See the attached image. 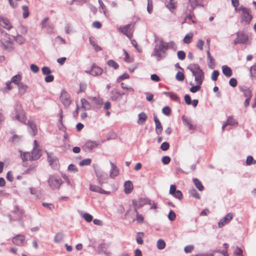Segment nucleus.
Segmentation results:
<instances>
[{
	"label": "nucleus",
	"mask_w": 256,
	"mask_h": 256,
	"mask_svg": "<svg viewBox=\"0 0 256 256\" xmlns=\"http://www.w3.org/2000/svg\"><path fill=\"white\" fill-rule=\"evenodd\" d=\"M155 42L154 56L158 60H161L166 56V51L169 48H173L174 46H176V44L173 42H166L158 38L155 40Z\"/></svg>",
	"instance_id": "1"
},
{
	"label": "nucleus",
	"mask_w": 256,
	"mask_h": 256,
	"mask_svg": "<svg viewBox=\"0 0 256 256\" xmlns=\"http://www.w3.org/2000/svg\"><path fill=\"white\" fill-rule=\"evenodd\" d=\"M194 76V80L196 84H202L204 79V74L200 66L196 64H190L188 66Z\"/></svg>",
	"instance_id": "2"
},
{
	"label": "nucleus",
	"mask_w": 256,
	"mask_h": 256,
	"mask_svg": "<svg viewBox=\"0 0 256 256\" xmlns=\"http://www.w3.org/2000/svg\"><path fill=\"white\" fill-rule=\"evenodd\" d=\"M11 118L13 120H17L21 122H26V118L20 104H16L14 110L11 114Z\"/></svg>",
	"instance_id": "3"
},
{
	"label": "nucleus",
	"mask_w": 256,
	"mask_h": 256,
	"mask_svg": "<svg viewBox=\"0 0 256 256\" xmlns=\"http://www.w3.org/2000/svg\"><path fill=\"white\" fill-rule=\"evenodd\" d=\"M238 11L242 12L240 16L241 22H244L246 24H250L252 18L250 10L247 8L240 6L238 8Z\"/></svg>",
	"instance_id": "4"
},
{
	"label": "nucleus",
	"mask_w": 256,
	"mask_h": 256,
	"mask_svg": "<svg viewBox=\"0 0 256 256\" xmlns=\"http://www.w3.org/2000/svg\"><path fill=\"white\" fill-rule=\"evenodd\" d=\"M48 183L52 190L58 189L62 184L61 178L57 175H52L49 177Z\"/></svg>",
	"instance_id": "5"
},
{
	"label": "nucleus",
	"mask_w": 256,
	"mask_h": 256,
	"mask_svg": "<svg viewBox=\"0 0 256 256\" xmlns=\"http://www.w3.org/2000/svg\"><path fill=\"white\" fill-rule=\"evenodd\" d=\"M236 38L234 40V44L236 45L238 44H245L248 42V36L243 31H238L236 32Z\"/></svg>",
	"instance_id": "6"
},
{
	"label": "nucleus",
	"mask_w": 256,
	"mask_h": 256,
	"mask_svg": "<svg viewBox=\"0 0 256 256\" xmlns=\"http://www.w3.org/2000/svg\"><path fill=\"white\" fill-rule=\"evenodd\" d=\"M132 204L134 206V214L136 215V220L138 223L142 222H143V216L142 214H139L137 212V209L139 208L144 204V202L142 200H133Z\"/></svg>",
	"instance_id": "7"
},
{
	"label": "nucleus",
	"mask_w": 256,
	"mask_h": 256,
	"mask_svg": "<svg viewBox=\"0 0 256 256\" xmlns=\"http://www.w3.org/2000/svg\"><path fill=\"white\" fill-rule=\"evenodd\" d=\"M118 30L120 32L130 38L134 32L133 24H128L124 26L120 27Z\"/></svg>",
	"instance_id": "8"
},
{
	"label": "nucleus",
	"mask_w": 256,
	"mask_h": 256,
	"mask_svg": "<svg viewBox=\"0 0 256 256\" xmlns=\"http://www.w3.org/2000/svg\"><path fill=\"white\" fill-rule=\"evenodd\" d=\"M85 72L87 74H91L92 76H99L102 74L103 70L94 64L92 65L90 70H86Z\"/></svg>",
	"instance_id": "9"
},
{
	"label": "nucleus",
	"mask_w": 256,
	"mask_h": 256,
	"mask_svg": "<svg viewBox=\"0 0 256 256\" xmlns=\"http://www.w3.org/2000/svg\"><path fill=\"white\" fill-rule=\"evenodd\" d=\"M60 100L62 102L66 107H68L71 103L69 94L64 90H62L60 96Z\"/></svg>",
	"instance_id": "10"
},
{
	"label": "nucleus",
	"mask_w": 256,
	"mask_h": 256,
	"mask_svg": "<svg viewBox=\"0 0 256 256\" xmlns=\"http://www.w3.org/2000/svg\"><path fill=\"white\" fill-rule=\"evenodd\" d=\"M234 215L232 213H228L224 218H222L218 222V226L220 228H222L226 224H228L233 218Z\"/></svg>",
	"instance_id": "11"
},
{
	"label": "nucleus",
	"mask_w": 256,
	"mask_h": 256,
	"mask_svg": "<svg viewBox=\"0 0 256 256\" xmlns=\"http://www.w3.org/2000/svg\"><path fill=\"white\" fill-rule=\"evenodd\" d=\"M37 141L34 140V148L32 152V160H36L42 156L41 151L38 146Z\"/></svg>",
	"instance_id": "12"
},
{
	"label": "nucleus",
	"mask_w": 256,
	"mask_h": 256,
	"mask_svg": "<svg viewBox=\"0 0 256 256\" xmlns=\"http://www.w3.org/2000/svg\"><path fill=\"white\" fill-rule=\"evenodd\" d=\"M48 160L50 166L54 168L58 167V160L56 157L52 156V153H48Z\"/></svg>",
	"instance_id": "13"
},
{
	"label": "nucleus",
	"mask_w": 256,
	"mask_h": 256,
	"mask_svg": "<svg viewBox=\"0 0 256 256\" xmlns=\"http://www.w3.org/2000/svg\"><path fill=\"white\" fill-rule=\"evenodd\" d=\"M12 240L14 244L18 246H21L25 242V236L22 234H18L13 238Z\"/></svg>",
	"instance_id": "14"
},
{
	"label": "nucleus",
	"mask_w": 256,
	"mask_h": 256,
	"mask_svg": "<svg viewBox=\"0 0 256 256\" xmlns=\"http://www.w3.org/2000/svg\"><path fill=\"white\" fill-rule=\"evenodd\" d=\"M93 166L94 168L95 174L98 178L99 182L100 184H102L104 182V180L106 178H107L106 174L102 170H96L94 168V165H93Z\"/></svg>",
	"instance_id": "15"
},
{
	"label": "nucleus",
	"mask_w": 256,
	"mask_h": 256,
	"mask_svg": "<svg viewBox=\"0 0 256 256\" xmlns=\"http://www.w3.org/2000/svg\"><path fill=\"white\" fill-rule=\"evenodd\" d=\"M98 144L96 141L88 140L86 142L83 146V149L84 150H91L94 148H96Z\"/></svg>",
	"instance_id": "16"
},
{
	"label": "nucleus",
	"mask_w": 256,
	"mask_h": 256,
	"mask_svg": "<svg viewBox=\"0 0 256 256\" xmlns=\"http://www.w3.org/2000/svg\"><path fill=\"white\" fill-rule=\"evenodd\" d=\"M0 24L8 30H10L12 28L10 20L7 18L2 16H0Z\"/></svg>",
	"instance_id": "17"
},
{
	"label": "nucleus",
	"mask_w": 256,
	"mask_h": 256,
	"mask_svg": "<svg viewBox=\"0 0 256 256\" xmlns=\"http://www.w3.org/2000/svg\"><path fill=\"white\" fill-rule=\"evenodd\" d=\"M27 125L29 133L32 136H35L37 134V128L36 124L32 121H28Z\"/></svg>",
	"instance_id": "18"
},
{
	"label": "nucleus",
	"mask_w": 256,
	"mask_h": 256,
	"mask_svg": "<svg viewBox=\"0 0 256 256\" xmlns=\"http://www.w3.org/2000/svg\"><path fill=\"white\" fill-rule=\"evenodd\" d=\"M48 18H45L41 22V26L42 28H45L48 32H52L54 29L52 24L48 22Z\"/></svg>",
	"instance_id": "19"
},
{
	"label": "nucleus",
	"mask_w": 256,
	"mask_h": 256,
	"mask_svg": "<svg viewBox=\"0 0 256 256\" xmlns=\"http://www.w3.org/2000/svg\"><path fill=\"white\" fill-rule=\"evenodd\" d=\"M111 170L110 172V178H114L119 174V170L117 166L112 162H110Z\"/></svg>",
	"instance_id": "20"
},
{
	"label": "nucleus",
	"mask_w": 256,
	"mask_h": 256,
	"mask_svg": "<svg viewBox=\"0 0 256 256\" xmlns=\"http://www.w3.org/2000/svg\"><path fill=\"white\" fill-rule=\"evenodd\" d=\"M182 120L184 124L190 130H194L196 126L192 124V120L184 116H182Z\"/></svg>",
	"instance_id": "21"
},
{
	"label": "nucleus",
	"mask_w": 256,
	"mask_h": 256,
	"mask_svg": "<svg viewBox=\"0 0 256 256\" xmlns=\"http://www.w3.org/2000/svg\"><path fill=\"white\" fill-rule=\"evenodd\" d=\"M90 189L92 192H97L102 194H108L110 193V192L104 190L100 187L96 185L90 184Z\"/></svg>",
	"instance_id": "22"
},
{
	"label": "nucleus",
	"mask_w": 256,
	"mask_h": 256,
	"mask_svg": "<svg viewBox=\"0 0 256 256\" xmlns=\"http://www.w3.org/2000/svg\"><path fill=\"white\" fill-rule=\"evenodd\" d=\"M145 205L148 206L149 209L154 210V213L157 212V204L154 201L145 198Z\"/></svg>",
	"instance_id": "23"
},
{
	"label": "nucleus",
	"mask_w": 256,
	"mask_h": 256,
	"mask_svg": "<svg viewBox=\"0 0 256 256\" xmlns=\"http://www.w3.org/2000/svg\"><path fill=\"white\" fill-rule=\"evenodd\" d=\"M110 98L113 100H120L122 98V94L116 90H112L110 93Z\"/></svg>",
	"instance_id": "24"
},
{
	"label": "nucleus",
	"mask_w": 256,
	"mask_h": 256,
	"mask_svg": "<svg viewBox=\"0 0 256 256\" xmlns=\"http://www.w3.org/2000/svg\"><path fill=\"white\" fill-rule=\"evenodd\" d=\"M124 192L126 194L130 193L133 190V184L131 181L127 180L124 183Z\"/></svg>",
	"instance_id": "25"
},
{
	"label": "nucleus",
	"mask_w": 256,
	"mask_h": 256,
	"mask_svg": "<svg viewBox=\"0 0 256 256\" xmlns=\"http://www.w3.org/2000/svg\"><path fill=\"white\" fill-rule=\"evenodd\" d=\"M163 94H165L168 96L172 100L177 102H180V100L178 95L174 92H163Z\"/></svg>",
	"instance_id": "26"
},
{
	"label": "nucleus",
	"mask_w": 256,
	"mask_h": 256,
	"mask_svg": "<svg viewBox=\"0 0 256 256\" xmlns=\"http://www.w3.org/2000/svg\"><path fill=\"white\" fill-rule=\"evenodd\" d=\"M154 121L156 124V132L159 135L161 134L162 130V126L160 121L156 116L154 117Z\"/></svg>",
	"instance_id": "27"
},
{
	"label": "nucleus",
	"mask_w": 256,
	"mask_h": 256,
	"mask_svg": "<svg viewBox=\"0 0 256 256\" xmlns=\"http://www.w3.org/2000/svg\"><path fill=\"white\" fill-rule=\"evenodd\" d=\"M222 71L223 74L228 78H230L232 75V69L226 65H224L222 66Z\"/></svg>",
	"instance_id": "28"
},
{
	"label": "nucleus",
	"mask_w": 256,
	"mask_h": 256,
	"mask_svg": "<svg viewBox=\"0 0 256 256\" xmlns=\"http://www.w3.org/2000/svg\"><path fill=\"white\" fill-rule=\"evenodd\" d=\"M190 4L192 11L198 6H202V0H188Z\"/></svg>",
	"instance_id": "29"
},
{
	"label": "nucleus",
	"mask_w": 256,
	"mask_h": 256,
	"mask_svg": "<svg viewBox=\"0 0 256 256\" xmlns=\"http://www.w3.org/2000/svg\"><path fill=\"white\" fill-rule=\"evenodd\" d=\"M206 54H207L208 60V66L210 68H214V59L211 56L209 50H207Z\"/></svg>",
	"instance_id": "30"
},
{
	"label": "nucleus",
	"mask_w": 256,
	"mask_h": 256,
	"mask_svg": "<svg viewBox=\"0 0 256 256\" xmlns=\"http://www.w3.org/2000/svg\"><path fill=\"white\" fill-rule=\"evenodd\" d=\"M89 41L90 44L93 46L96 52H98L102 50V48L98 46L93 37H90Z\"/></svg>",
	"instance_id": "31"
},
{
	"label": "nucleus",
	"mask_w": 256,
	"mask_h": 256,
	"mask_svg": "<svg viewBox=\"0 0 256 256\" xmlns=\"http://www.w3.org/2000/svg\"><path fill=\"white\" fill-rule=\"evenodd\" d=\"M240 91L243 92L244 94L246 97L251 98L252 94H251V90H250V88L244 86V87H240Z\"/></svg>",
	"instance_id": "32"
},
{
	"label": "nucleus",
	"mask_w": 256,
	"mask_h": 256,
	"mask_svg": "<svg viewBox=\"0 0 256 256\" xmlns=\"http://www.w3.org/2000/svg\"><path fill=\"white\" fill-rule=\"evenodd\" d=\"M81 103L82 104V108L84 109V110H90L91 108V106L90 102L85 98H82Z\"/></svg>",
	"instance_id": "33"
},
{
	"label": "nucleus",
	"mask_w": 256,
	"mask_h": 256,
	"mask_svg": "<svg viewBox=\"0 0 256 256\" xmlns=\"http://www.w3.org/2000/svg\"><path fill=\"white\" fill-rule=\"evenodd\" d=\"M193 182L196 187L200 190L202 191L204 189V187L202 184L201 182L198 178H194L193 179Z\"/></svg>",
	"instance_id": "34"
},
{
	"label": "nucleus",
	"mask_w": 256,
	"mask_h": 256,
	"mask_svg": "<svg viewBox=\"0 0 256 256\" xmlns=\"http://www.w3.org/2000/svg\"><path fill=\"white\" fill-rule=\"evenodd\" d=\"M193 36L194 34L192 32H190L186 34L183 40L184 42L186 44H190L192 41Z\"/></svg>",
	"instance_id": "35"
},
{
	"label": "nucleus",
	"mask_w": 256,
	"mask_h": 256,
	"mask_svg": "<svg viewBox=\"0 0 256 256\" xmlns=\"http://www.w3.org/2000/svg\"><path fill=\"white\" fill-rule=\"evenodd\" d=\"M22 153V152L20 151ZM21 158L24 161V160H32V154L29 152H24L23 154H21Z\"/></svg>",
	"instance_id": "36"
},
{
	"label": "nucleus",
	"mask_w": 256,
	"mask_h": 256,
	"mask_svg": "<svg viewBox=\"0 0 256 256\" xmlns=\"http://www.w3.org/2000/svg\"><path fill=\"white\" fill-rule=\"evenodd\" d=\"M18 91L20 94H24L26 91L28 86L26 85L22 82H21L18 85Z\"/></svg>",
	"instance_id": "37"
},
{
	"label": "nucleus",
	"mask_w": 256,
	"mask_h": 256,
	"mask_svg": "<svg viewBox=\"0 0 256 256\" xmlns=\"http://www.w3.org/2000/svg\"><path fill=\"white\" fill-rule=\"evenodd\" d=\"M90 100L92 101L94 104L96 105H102V100L100 98L96 97H88V98Z\"/></svg>",
	"instance_id": "38"
},
{
	"label": "nucleus",
	"mask_w": 256,
	"mask_h": 256,
	"mask_svg": "<svg viewBox=\"0 0 256 256\" xmlns=\"http://www.w3.org/2000/svg\"><path fill=\"white\" fill-rule=\"evenodd\" d=\"M190 84L192 86L190 88V92H192V93H194V92H196L198 91L200 89L201 85H202V84H196V86H193L194 84L192 82H190Z\"/></svg>",
	"instance_id": "39"
},
{
	"label": "nucleus",
	"mask_w": 256,
	"mask_h": 256,
	"mask_svg": "<svg viewBox=\"0 0 256 256\" xmlns=\"http://www.w3.org/2000/svg\"><path fill=\"white\" fill-rule=\"evenodd\" d=\"M21 79L22 76L20 74H16L12 78L11 82L16 84L18 85V84L20 83V81Z\"/></svg>",
	"instance_id": "40"
},
{
	"label": "nucleus",
	"mask_w": 256,
	"mask_h": 256,
	"mask_svg": "<svg viewBox=\"0 0 256 256\" xmlns=\"http://www.w3.org/2000/svg\"><path fill=\"white\" fill-rule=\"evenodd\" d=\"M107 64L109 66L113 68L114 70L118 69L119 67L118 64L112 60H108L107 62Z\"/></svg>",
	"instance_id": "41"
},
{
	"label": "nucleus",
	"mask_w": 256,
	"mask_h": 256,
	"mask_svg": "<svg viewBox=\"0 0 256 256\" xmlns=\"http://www.w3.org/2000/svg\"><path fill=\"white\" fill-rule=\"evenodd\" d=\"M250 74L252 78H256V63L250 67Z\"/></svg>",
	"instance_id": "42"
},
{
	"label": "nucleus",
	"mask_w": 256,
	"mask_h": 256,
	"mask_svg": "<svg viewBox=\"0 0 256 256\" xmlns=\"http://www.w3.org/2000/svg\"><path fill=\"white\" fill-rule=\"evenodd\" d=\"M188 192L193 197H194L197 199L200 198V194L196 190H195L194 188H192L190 189L188 191Z\"/></svg>",
	"instance_id": "43"
},
{
	"label": "nucleus",
	"mask_w": 256,
	"mask_h": 256,
	"mask_svg": "<svg viewBox=\"0 0 256 256\" xmlns=\"http://www.w3.org/2000/svg\"><path fill=\"white\" fill-rule=\"evenodd\" d=\"M246 166H250L252 164H256V160H254L252 156H248L246 158Z\"/></svg>",
	"instance_id": "44"
},
{
	"label": "nucleus",
	"mask_w": 256,
	"mask_h": 256,
	"mask_svg": "<svg viewBox=\"0 0 256 256\" xmlns=\"http://www.w3.org/2000/svg\"><path fill=\"white\" fill-rule=\"evenodd\" d=\"M81 216L88 222H91L92 220V216L88 213L82 214Z\"/></svg>",
	"instance_id": "45"
},
{
	"label": "nucleus",
	"mask_w": 256,
	"mask_h": 256,
	"mask_svg": "<svg viewBox=\"0 0 256 256\" xmlns=\"http://www.w3.org/2000/svg\"><path fill=\"white\" fill-rule=\"evenodd\" d=\"M174 0H170L166 3V6L170 10H174L176 8L175 4L174 2Z\"/></svg>",
	"instance_id": "46"
},
{
	"label": "nucleus",
	"mask_w": 256,
	"mask_h": 256,
	"mask_svg": "<svg viewBox=\"0 0 256 256\" xmlns=\"http://www.w3.org/2000/svg\"><path fill=\"white\" fill-rule=\"evenodd\" d=\"M157 247L159 250H163L166 246V243L162 239H160L157 242Z\"/></svg>",
	"instance_id": "47"
},
{
	"label": "nucleus",
	"mask_w": 256,
	"mask_h": 256,
	"mask_svg": "<svg viewBox=\"0 0 256 256\" xmlns=\"http://www.w3.org/2000/svg\"><path fill=\"white\" fill-rule=\"evenodd\" d=\"M22 10L23 11L22 12V16L24 18H27L29 16V10L28 8L26 6H22Z\"/></svg>",
	"instance_id": "48"
},
{
	"label": "nucleus",
	"mask_w": 256,
	"mask_h": 256,
	"mask_svg": "<svg viewBox=\"0 0 256 256\" xmlns=\"http://www.w3.org/2000/svg\"><path fill=\"white\" fill-rule=\"evenodd\" d=\"M92 162V160L90 158H86L82 161H80L79 163L80 166H88Z\"/></svg>",
	"instance_id": "49"
},
{
	"label": "nucleus",
	"mask_w": 256,
	"mask_h": 256,
	"mask_svg": "<svg viewBox=\"0 0 256 256\" xmlns=\"http://www.w3.org/2000/svg\"><path fill=\"white\" fill-rule=\"evenodd\" d=\"M14 212L18 215L19 218L22 216L24 212L22 210L19 208L18 206H16L14 210Z\"/></svg>",
	"instance_id": "50"
},
{
	"label": "nucleus",
	"mask_w": 256,
	"mask_h": 256,
	"mask_svg": "<svg viewBox=\"0 0 256 256\" xmlns=\"http://www.w3.org/2000/svg\"><path fill=\"white\" fill-rule=\"evenodd\" d=\"M176 78L178 81H183L184 79V76L183 72H178L176 76Z\"/></svg>",
	"instance_id": "51"
},
{
	"label": "nucleus",
	"mask_w": 256,
	"mask_h": 256,
	"mask_svg": "<svg viewBox=\"0 0 256 256\" xmlns=\"http://www.w3.org/2000/svg\"><path fill=\"white\" fill-rule=\"evenodd\" d=\"M20 136L15 134L10 138V141L14 144H16L20 140Z\"/></svg>",
	"instance_id": "52"
},
{
	"label": "nucleus",
	"mask_w": 256,
	"mask_h": 256,
	"mask_svg": "<svg viewBox=\"0 0 256 256\" xmlns=\"http://www.w3.org/2000/svg\"><path fill=\"white\" fill-rule=\"evenodd\" d=\"M226 122L227 124V125L230 126H234L238 124V122L236 121V120L233 119L231 116H229L228 118L227 121Z\"/></svg>",
	"instance_id": "53"
},
{
	"label": "nucleus",
	"mask_w": 256,
	"mask_h": 256,
	"mask_svg": "<svg viewBox=\"0 0 256 256\" xmlns=\"http://www.w3.org/2000/svg\"><path fill=\"white\" fill-rule=\"evenodd\" d=\"M144 236L143 232H138L136 235V242L138 244H142L143 242V240L142 238V236Z\"/></svg>",
	"instance_id": "54"
},
{
	"label": "nucleus",
	"mask_w": 256,
	"mask_h": 256,
	"mask_svg": "<svg viewBox=\"0 0 256 256\" xmlns=\"http://www.w3.org/2000/svg\"><path fill=\"white\" fill-rule=\"evenodd\" d=\"M172 196L176 198H178L180 200H182V194L180 190H178L175 193H174Z\"/></svg>",
	"instance_id": "55"
},
{
	"label": "nucleus",
	"mask_w": 256,
	"mask_h": 256,
	"mask_svg": "<svg viewBox=\"0 0 256 256\" xmlns=\"http://www.w3.org/2000/svg\"><path fill=\"white\" fill-rule=\"evenodd\" d=\"M147 11L150 14L152 11V0H148Z\"/></svg>",
	"instance_id": "56"
},
{
	"label": "nucleus",
	"mask_w": 256,
	"mask_h": 256,
	"mask_svg": "<svg viewBox=\"0 0 256 256\" xmlns=\"http://www.w3.org/2000/svg\"><path fill=\"white\" fill-rule=\"evenodd\" d=\"M219 72L218 70H214L212 74L211 78L213 81L216 80L218 77L219 75Z\"/></svg>",
	"instance_id": "57"
},
{
	"label": "nucleus",
	"mask_w": 256,
	"mask_h": 256,
	"mask_svg": "<svg viewBox=\"0 0 256 256\" xmlns=\"http://www.w3.org/2000/svg\"><path fill=\"white\" fill-rule=\"evenodd\" d=\"M176 213L172 210H170L168 214V218L170 220L173 221L176 219Z\"/></svg>",
	"instance_id": "58"
},
{
	"label": "nucleus",
	"mask_w": 256,
	"mask_h": 256,
	"mask_svg": "<svg viewBox=\"0 0 256 256\" xmlns=\"http://www.w3.org/2000/svg\"><path fill=\"white\" fill-rule=\"evenodd\" d=\"M162 112L164 114L169 116L171 112V110L169 106H166L162 108Z\"/></svg>",
	"instance_id": "59"
},
{
	"label": "nucleus",
	"mask_w": 256,
	"mask_h": 256,
	"mask_svg": "<svg viewBox=\"0 0 256 256\" xmlns=\"http://www.w3.org/2000/svg\"><path fill=\"white\" fill-rule=\"evenodd\" d=\"M62 234L61 233H58L54 236V241L56 242H60L62 240Z\"/></svg>",
	"instance_id": "60"
},
{
	"label": "nucleus",
	"mask_w": 256,
	"mask_h": 256,
	"mask_svg": "<svg viewBox=\"0 0 256 256\" xmlns=\"http://www.w3.org/2000/svg\"><path fill=\"white\" fill-rule=\"evenodd\" d=\"M138 123L139 124H142L144 123V112H142L138 114Z\"/></svg>",
	"instance_id": "61"
},
{
	"label": "nucleus",
	"mask_w": 256,
	"mask_h": 256,
	"mask_svg": "<svg viewBox=\"0 0 256 256\" xmlns=\"http://www.w3.org/2000/svg\"><path fill=\"white\" fill-rule=\"evenodd\" d=\"M178 57L180 60H184L186 58V53L183 50L178 52Z\"/></svg>",
	"instance_id": "62"
},
{
	"label": "nucleus",
	"mask_w": 256,
	"mask_h": 256,
	"mask_svg": "<svg viewBox=\"0 0 256 256\" xmlns=\"http://www.w3.org/2000/svg\"><path fill=\"white\" fill-rule=\"evenodd\" d=\"M64 30L66 33L67 34H70L72 32V27L69 24H68L65 26Z\"/></svg>",
	"instance_id": "63"
},
{
	"label": "nucleus",
	"mask_w": 256,
	"mask_h": 256,
	"mask_svg": "<svg viewBox=\"0 0 256 256\" xmlns=\"http://www.w3.org/2000/svg\"><path fill=\"white\" fill-rule=\"evenodd\" d=\"M170 148V144L167 142H164L160 146V148L164 151L167 150Z\"/></svg>",
	"instance_id": "64"
}]
</instances>
